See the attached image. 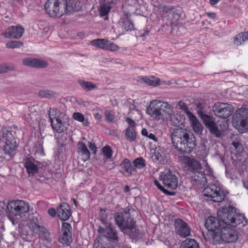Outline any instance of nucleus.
Here are the masks:
<instances>
[{
	"label": "nucleus",
	"mask_w": 248,
	"mask_h": 248,
	"mask_svg": "<svg viewBox=\"0 0 248 248\" xmlns=\"http://www.w3.org/2000/svg\"><path fill=\"white\" fill-rule=\"evenodd\" d=\"M126 122L130 126V127L134 128L136 126V124L135 122L133 120L130 118H127L126 119Z\"/></svg>",
	"instance_id": "obj_58"
},
{
	"label": "nucleus",
	"mask_w": 248,
	"mask_h": 248,
	"mask_svg": "<svg viewBox=\"0 0 248 248\" xmlns=\"http://www.w3.org/2000/svg\"><path fill=\"white\" fill-rule=\"evenodd\" d=\"M103 155L108 159H110L112 155V151L109 146H106L102 149Z\"/></svg>",
	"instance_id": "obj_46"
},
{
	"label": "nucleus",
	"mask_w": 248,
	"mask_h": 248,
	"mask_svg": "<svg viewBox=\"0 0 248 248\" xmlns=\"http://www.w3.org/2000/svg\"><path fill=\"white\" fill-rule=\"evenodd\" d=\"M107 226L106 228H104L103 227H100L98 229V232L100 233H106Z\"/></svg>",
	"instance_id": "obj_64"
},
{
	"label": "nucleus",
	"mask_w": 248,
	"mask_h": 248,
	"mask_svg": "<svg viewBox=\"0 0 248 248\" xmlns=\"http://www.w3.org/2000/svg\"><path fill=\"white\" fill-rule=\"evenodd\" d=\"M105 117L107 120L109 122H112L114 119V115L110 110H106L105 112Z\"/></svg>",
	"instance_id": "obj_52"
},
{
	"label": "nucleus",
	"mask_w": 248,
	"mask_h": 248,
	"mask_svg": "<svg viewBox=\"0 0 248 248\" xmlns=\"http://www.w3.org/2000/svg\"><path fill=\"white\" fill-rule=\"evenodd\" d=\"M158 105L161 109V111L164 113H167L169 115V118L171 121L173 120V117L175 116H172L170 114V112L172 110V107L167 102H162L161 101L157 100Z\"/></svg>",
	"instance_id": "obj_32"
},
{
	"label": "nucleus",
	"mask_w": 248,
	"mask_h": 248,
	"mask_svg": "<svg viewBox=\"0 0 248 248\" xmlns=\"http://www.w3.org/2000/svg\"><path fill=\"white\" fill-rule=\"evenodd\" d=\"M213 111L217 116L226 119L232 113L233 108L228 103L217 102L213 107Z\"/></svg>",
	"instance_id": "obj_10"
},
{
	"label": "nucleus",
	"mask_w": 248,
	"mask_h": 248,
	"mask_svg": "<svg viewBox=\"0 0 248 248\" xmlns=\"http://www.w3.org/2000/svg\"><path fill=\"white\" fill-rule=\"evenodd\" d=\"M147 113L157 120L164 119V114L161 111L156 100L151 102L149 107L147 108Z\"/></svg>",
	"instance_id": "obj_16"
},
{
	"label": "nucleus",
	"mask_w": 248,
	"mask_h": 248,
	"mask_svg": "<svg viewBox=\"0 0 248 248\" xmlns=\"http://www.w3.org/2000/svg\"><path fill=\"white\" fill-rule=\"evenodd\" d=\"M38 228L39 231L38 233L39 237L44 240H46L47 242H50L51 241V239L50 237V233L46 228L43 226H41V227Z\"/></svg>",
	"instance_id": "obj_34"
},
{
	"label": "nucleus",
	"mask_w": 248,
	"mask_h": 248,
	"mask_svg": "<svg viewBox=\"0 0 248 248\" xmlns=\"http://www.w3.org/2000/svg\"><path fill=\"white\" fill-rule=\"evenodd\" d=\"M158 9L160 12L164 13H171L172 10L173 9L172 6H167L162 4H159L158 6Z\"/></svg>",
	"instance_id": "obj_47"
},
{
	"label": "nucleus",
	"mask_w": 248,
	"mask_h": 248,
	"mask_svg": "<svg viewBox=\"0 0 248 248\" xmlns=\"http://www.w3.org/2000/svg\"><path fill=\"white\" fill-rule=\"evenodd\" d=\"M16 130V128L7 127H3L0 130V145L5 155L10 157L16 154L18 146Z\"/></svg>",
	"instance_id": "obj_2"
},
{
	"label": "nucleus",
	"mask_w": 248,
	"mask_h": 248,
	"mask_svg": "<svg viewBox=\"0 0 248 248\" xmlns=\"http://www.w3.org/2000/svg\"><path fill=\"white\" fill-rule=\"evenodd\" d=\"M165 149L161 146H158L151 152V158L153 161L159 162L162 164L167 163L169 159Z\"/></svg>",
	"instance_id": "obj_17"
},
{
	"label": "nucleus",
	"mask_w": 248,
	"mask_h": 248,
	"mask_svg": "<svg viewBox=\"0 0 248 248\" xmlns=\"http://www.w3.org/2000/svg\"><path fill=\"white\" fill-rule=\"evenodd\" d=\"M13 70L12 67L7 65L6 64L0 65V74H3Z\"/></svg>",
	"instance_id": "obj_51"
},
{
	"label": "nucleus",
	"mask_w": 248,
	"mask_h": 248,
	"mask_svg": "<svg viewBox=\"0 0 248 248\" xmlns=\"http://www.w3.org/2000/svg\"><path fill=\"white\" fill-rule=\"evenodd\" d=\"M66 136L67 135L64 133L59 134L57 136V142L60 145L62 146L64 144V142L66 140Z\"/></svg>",
	"instance_id": "obj_50"
},
{
	"label": "nucleus",
	"mask_w": 248,
	"mask_h": 248,
	"mask_svg": "<svg viewBox=\"0 0 248 248\" xmlns=\"http://www.w3.org/2000/svg\"><path fill=\"white\" fill-rule=\"evenodd\" d=\"M217 217L221 220L223 226L230 225L233 227L243 223L245 219V217L243 214L238 213L236 209L231 205L218 211Z\"/></svg>",
	"instance_id": "obj_3"
},
{
	"label": "nucleus",
	"mask_w": 248,
	"mask_h": 248,
	"mask_svg": "<svg viewBox=\"0 0 248 248\" xmlns=\"http://www.w3.org/2000/svg\"><path fill=\"white\" fill-rule=\"evenodd\" d=\"M154 184L161 191L163 192L164 194L169 196H174L175 195V192L170 191L168 189L165 188L157 180H155Z\"/></svg>",
	"instance_id": "obj_42"
},
{
	"label": "nucleus",
	"mask_w": 248,
	"mask_h": 248,
	"mask_svg": "<svg viewBox=\"0 0 248 248\" xmlns=\"http://www.w3.org/2000/svg\"><path fill=\"white\" fill-rule=\"evenodd\" d=\"M7 209L10 214L15 216H21L29 211V205L21 200L11 201L8 203Z\"/></svg>",
	"instance_id": "obj_7"
},
{
	"label": "nucleus",
	"mask_w": 248,
	"mask_h": 248,
	"mask_svg": "<svg viewBox=\"0 0 248 248\" xmlns=\"http://www.w3.org/2000/svg\"><path fill=\"white\" fill-rule=\"evenodd\" d=\"M41 226L39 225L36 223L34 224H31L29 226V228H30L31 230L33 232V233H37L39 231V227H41Z\"/></svg>",
	"instance_id": "obj_55"
},
{
	"label": "nucleus",
	"mask_w": 248,
	"mask_h": 248,
	"mask_svg": "<svg viewBox=\"0 0 248 248\" xmlns=\"http://www.w3.org/2000/svg\"><path fill=\"white\" fill-rule=\"evenodd\" d=\"M205 15L207 16L209 18L211 19H215L217 16V14L214 12H207L205 13Z\"/></svg>",
	"instance_id": "obj_60"
},
{
	"label": "nucleus",
	"mask_w": 248,
	"mask_h": 248,
	"mask_svg": "<svg viewBox=\"0 0 248 248\" xmlns=\"http://www.w3.org/2000/svg\"><path fill=\"white\" fill-rule=\"evenodd\" d=\"M203 196L207 198V200L214 202H221L225 198V194L221 188L216 185H211L205 187Z\"/></svg>",
	"instance_id": "obj_5"
},
{
	"label": "nucleus",
	"mask_w": 248,
	"mask_h": 248,
	"mask_svg": "<svg viewBox=\"0 0 248 248\" xmlns=\"http://www.w3.org/2000/svg\"><path fill=\"white\" fill-rule=\"evenodd\" d=\"M120 25L126 31H132L135 30L134 25L129 18L128 14L124 13L120 20Z\"/></svg>",
	"instance_id": "obj_29"
},
{
	"label": "nucleus",
	"mask_w": 248,
	"mask_h": 248,
	"mask_svg": "<svg viewBox=\"0 0 248 248\" xmlns=\"http://www.w3.org/2000/svg\"><path fill=\"white\" fill-rule=\"evenodd\" d=\"M233 43L237 46H240L242 44L243 42L240 35V33L236 35L233 38Z\"/></svg>",
	"instance_id": "obj_54"
},
{
	"label": "nucleus",
	"mask_w": 248,
	"mask_h": 248,
	"mask_svg": "<svg viewBox=\"0 0 248 248\" xmlns=\"http://www.w3.org/2000/svg\"><path fill=\"white\" fill-rule=\"evenodd\" d=\"M120 171L125 176L129 177L136 172V169L133 166L130 160L126 158L120 165Z\"/></svg>",
	"instance_id": "obj_24"
},
{
	"label": "nucleus",
	"mask_w": 248,
	"mask_h": 248,
	"mask_svg": "<svg viewBox=\"0 0 248 248\" xmlns=\"http://www.w3.org/2000/svg\"><path fill=\"white\" fill-rule=\"evenodd\" d=\"M56 111V109L54 108H50L49 111V117L50 118L51 125L53 129L58 133H62L67 129V124L66 122H62L58 117H52V114H51V113H54Z\"/></svg>",
	"instance_id": "obj_15"
},
{
	"label": "nucleus",
	"mask_w": 248,
	"mask_h": 248,
	"mask_svg": "<svg viewBox=\"0 0 248 248\" xmlns=\"http://www.w3.org/2000/svg\"><path fill=\"white\" fill-rule=\"evenodd\" d=\"M178 105L180 108L183 110L186 113L190 112L188 108L185 103L182 101H180L178 103Z\"/></svg>",
	"instance_id": "obj_53"
},
{
	"label": "nucleus",
	"mask_w": 248,
	"mask_h": 248,
	"mask_svg": "<svg viewBox=\"0 0 248 248\" xmlns=\"http://www.w3.org/2000/svg\"><path fill=\"white\" fill-rule=\"evenodd\" d=\"M22 63L25 66L38 68H46L48 65L46 61L33 58H24L22 60Z\"/></svg>",
	"instance_id": "obj_20"
},
{
	"label": "nucleus",
	"mask_w": 248,
	"mask_h": 248,
	"mask_svg": "<svg viewBox=\"0 0 248 248\" xmlns=\"http://www.w3.org/2000/svg\"><path fill=\"white\" fill-rule=\"evenodd\" d=\"M218 238H221L226 243H233L238 239L237 232L228 226H223L218 232ZM217 240V241H218Z\"/></svg>",
	"instance_id": "obj_11"
},
{
	"label": "nucleus",
	"mask_w": 248,
	"mask_h": 248,
	"mask_svg": "<svg viewBox=\"0 0 248 248\" xmlns=\"http://www.w3.org/2000/svg\"><path fill=\"white\" fill-rule=\"evenodd\" d=\"M199 116L202 120L203 124L207 128H209L215 122V119L214 118L204 114L203 112H199Z\"/></svg>",
	"instance_id": "obj_31"
},
{
	"label": "nucleus",
	"mask_w": 248,
	"mask_h": 248,
	"mask_svg": "<svg viewBox=\"0 0 248 248\" xmlns=\"http://www.w3.org/2000/svg\"><path fill=\"white\" fill-rule=\"evenodd\" d=\"M107 42L108 40L105 39H97L92 40L91 42V44L95 47H99L102 49H106Z\"/></svg>",
	"instance_id": "obj_37"
},
{
	"label": "nucleus",
	"mask_w": 248,
	"mask_h": 248,
	"mask_svg": "<svg viewBox=\"0 0 248 248\" xmlns=\"http://www.w3.org/2000/svg\"><path fill=\"white\" fill-rule=\"evenodd\" d=\"M181 248H200V247L195 240L188 238L182 242Z\"/></svg>",
	"instance_id": "obj_35"
},
{
	"label": "nucleus",
	"mask_w": 248,
	"mask_h": 248,
	"mask_svg": "<svg viewBox=\"0 0 248 248\" xmlns=\"http://www.w3.org/2000/svg\"><path fill=\"white\" fill-rule=\"evenodd\" d=\"M197 108L198 109L197 112L198 114L199 115V112H203L202 110L204 108V106L202 103H198L197 104Z\"/></svg>",
	"instance_id": "obj_61"
},
{
	"label": "nucleus",
	"mask_w": 248,
	"mask_h": 248,
	"mask_svg": "<svg viewBox=\"0 0 248 248\" xmlns=\"http://www.w3.org/2000/svg\"><path fill=\"white\" fill-rule=\"evenodd\" d=\"M209 132L216 138H221L224 135V131L226 129L224 122H215L209 128Z\"/></svg>",
	"instance_id": "obj_22"
},
{
	"label": "nucleus",
	"mask_w": 248,
	"mask_h": 248,
	"mask_svg": "<svg viewBox=\"0 0 248 248\" xmlns=\"http://www.w3.org/2000/svg\"><path fill=\"white\" fill-rule=\"evenodd\" d=\"M77 153L81 156L82 160L85 162L90 158V152L86 144L82 141H79L77 144Z\"/></svg>",
	"instance_id": "obj_30"
},
{
	"label": "nucleus",
	"mask_w": 248,
	"mask_h": 248,
	"mask_svg": "<svg viewBox=\"0 0 248 248\" xmlns=\"http://www.w3.org/2000/svg\"><path fill=\"white\" fill-rule=\"evenodd\" d=\"M125 136L127 140L133 141L136 139V132L133 127H128L125 131Z\"/></svg>",
	"instance_id": "obj_39"
},
{
	"label": "nucleus",
	"mask_w": 248,
	"mask_h": 248,
	"mask_svg": "<svg viewBox=\"0 0 248 248\" xmlns=\"http://www.w3.org/2000/svg\"><path fill=\"white\" fill-rule=\"evenodd\" d=\"M187 170L191 175L202 170L200 162L193 158H188L186 163Z\"/></svg>",
	"instance_id": "obj_26"
},
{
	"label": "nucleus",
	"mask_w": 248,
	"mask_h": 248,
	"mask_svg": "<svg viewBox=\"0 0 248 248\" xmlns=\"http://www.w3.org/2000/svg\"><path fill=\"white\" fill-rule=\"evenodd\" d=\"M238 114V124L243 128L245 130L248 131V108H241L239 110Z\"/></svg>",
	"instance_id": "obj_27"
},
{
	"label": "nucleus",
	"mask_w": 248,
	"mask_h": 248,
	"mask_svg": "<svg viewBox=\"0 0 248 248\" xmlns=\"http://www.w3.org/2000/svg\"><path fill=\"white\" fill-rule=\"evenodd\" d=\"M240 35L243 43L248 40V31L241 32Z\"/></svg>",
	"instance_id": "obj_57"
},
{
	"label": "nucleus",
	"mask_w": 248,
	"mask_h": 248,
	"mask_svg": "<svg viewBox=\"0 0 248 248\" xmlns=\"http://www.w3.org/2000/svg\"><path fill=\"white\" fill-rule=\"evenodd\" d=\"M88 146L91 150H92L94 153H96V147L94 143L89 142Z\"/></svg>",
	"instance_id": "obj_59"
},
{
	"label": "nucleus",
	"mask_w": 248,
	"mask_h": 248,
	"mask_svg": "<svg viewBox=\"0 0 248 248\" xmlns=\"http://www.w3.org/2000/svg\"><path fill=\"white\" fill-rule=\"evenodd\" d=\"M36 162L32 158H27L24 160V166L30 176L35 175L38 172V167L36 164Z\"/></svg>",
	"instance_id": "obj_28"
},
{
	"label": "nucleus",
	"mask_w": 248,
	"mask_h": 248,
	"mask_svg": "<svg viewBox=\"0 0 248 248\" xmlns=\"http://www.w3.org/2000/svg\"><path fill=\"white\" fill-rule=\"evenodd\" d=\"M65 3L64 0H47L45 9L50 17H59L63 15L62 4Z\"/></svg>",
	"instance_id": "obj_6"
},
{
	"label": "nucleus",
	"mask_w": 248,
	"mask_h": 248,
	"mask_svg": "<svg viewBox=\"0 0 248 248\" xmlns=\"http://www.w3.org/2000/svg\"><path fill=\"white\" fill-rule=\"evenodd\" d=\"M24 32V29L21 26H12L6 29L2 35L5 38L19 39Z\"/></svg>",
	"instance_id": "obj_18"
},
{
	"label": "nucleus",
	"mask_w": 248,
	"mask_h": 248,
	"mask_svg": "<svg viewBox=\"0 0 248 248\" xmlns=\"http://www.w3.org/2000/svg\"><path fill=\"white\" fill-rule=\"evenodd\" d=\"M59 242L66 246H69L72 242V227L70 224L62 223L61 234L59 237Z\"/></svg>",
	"instance_id": "obj_13"
},
{
	"label": "nucleus",
	"mask_w": 248,
	"mask_h": 248,
	"mask_svg": "<svg viewBox=\"0 0 248 248\" xmlns=\"http://www.w3.org/2000/svg\"><path fill=\"white\" fill-rule=\"evenodd\" d=\"M116 4V0H104L99 10L100 16L103 17L105 20L108 19V15L110 9Z\"/></svg>",
	"instance_id": "obj_25"
},
{
	"label": "nucleus",
	"mask_w": 248,
	"mask_h": 248,
	"mask_svg": "<svg viewBox=\"0 0 248 248\" xmlns=\"http://www.w3.org/2000/svg\"><path fill=\"white\" fill-rule=\"evenodd\" d=\"M57 214L60 219L67 220L72 215L70 205L65 202L60 204L57 208Z\"/></svg>",
	"instance_id": "obj_21"
},
{
	"label": "nucleus",
	"mask_w": 248,
	"mask_h": 248,
	"mask_svg": "<svg viewBox=\"0 0 248 248\" xmlns=\"http://www.w3.org/2000/svg\"><path fill=\"white\" fill-rule=\"evenodd\" d=\"M223 226L221 220L215 217H209L205 222V227L210 232V235L214 240H217L218 230Z\"/></svg>",
	"instance_id": "obj_9"
},
{
	"label": "nucleus",
	"mask_w": 248,
	"mask_h": 248,
	"mask_svg": "<svg viewBox=\"0 0 248 248\" xmlns=\"http://www.w3.org/2000/svg\"><path fill=\"white\" fill-rule=\"evenodd\" d=\"M106 49L112 51H115L119 49V47L114 43L108 40L107 45L106 46Z\"/></svg>",
	"instance_id": "obj_48"
},
{
	"label": "nucleus",
	"mask_w": 248,
	"mask_h": 248,
	"mask_svg": "<svg viewBox=\"0 0 248 248\" xmlns=\"http://www.w3.org/2000/svg\"><path fill=\"white\" fill-rule=\"evenodd\" d=\"M65 3L62 4L63 13L70 14L78 11L81 8L80 2L76 0H64Z\"/></svg>",
	"instance_id": "obj_23"
},
{
	"label": "nucleus",
	"mask_w": 248,
	"mask_h": 248,
	"mask_svg": "<svg viewBox=\"0 0 248 248\" xmlns=\"http://www.w3.org/2000/svg\"><path fill=\"white\" fill-rule=\"evenodd\" d=\"M142 81L149 85L156 86L159 85L160 83L159 78L154 77H145L142 78Z\"/></svg>",
	"instance_id": "obj_36"
},
{
	"label": "nucleus",
	"mask_w": 248,
	"mask_h": 248,
	"mask_svg": "<svg viewBox=\"0 0 248 248\" xmlns=\"http://www.w3.org/2000/svg\"><path fill=\"white\" fill-rule=\"evenodd\" d=\"M23 46V43L19 41H11L6 44V46L8 48H20Z\"/></svg>",
	"instance_id": "obj_44"
},
{
	"label": "nucleus",
	"mask_w": 248,
	"mask_h": 248,
	"mask_svg": "<svg viewBox=\"0 0 248 248\" xmlns=\"http://www.w3.org/2000/svg\"><path fill=\"white\" fill-rule=\"evenodd\" d=\"M73 117L75 120L79 122H81L85 126H88L89 125V122L88 120L85 119L83 114L80 112H75L73 114Z\"/></svg>",
	"instance_id": "obj_38"
},
{
	"label": "nucleus",
	"mask_w": 248,
	"mask_h": 248,
	"mask_svg": "<svg viewBox=\"0 0 248 248\" xmlns=\"http://www.w3.org/2000/svg\"><path fill=\"white\" fill-rule=\"evenodd\" d=\"M192 127L193 130L197 134H201L203 128L202 124L196 119L195 116H193Z\"/></svg>",
	"instance_id": "obj_40"
},
{
	"label": "nucleus",
	"mask_w": 248,
	"mask_h": 248,
	"mask_svg": "<svg viewBox=\"0 0 248 248\" xmlns=\"http://www.w3.org/2000/svg\"><path fill=\"white\" fill-rule=\"evenodd\" d=\"M175 232L181 237L190 235L191 229L189 225L181 218H176L174 221Z\"/></svg>",
	"instance_id": "obj_12"
},
{
	"label": "nucleus",
	"mask_w": 248,
	"mask_h": 248,
	"mask_svg": "<svg viewBox=\"0 0 248 248\" xmlns=\"http://www.w3.org/2000/svg\"><path fill=\"white\" fill-rule=\"evenodd\" d=\"M104 237L112 247L116 246L119 241L118 233L111 223H108L107 226L106 233L104 235Z\"/></svg>",
	"instance_id": "obj_19"
},
{
	"label": "nucleus",
	"mask_w": 248,
	"mask_h": 248,
	"mask_svg": "<svg viewBox=\"0 0 248 248\" xmlns=\"http://www.w3.org/2000/svg\"><path fill=\"white\" fill-rule=\"evenodd\" d=\"M206 172L202 170L194 173L190 176V180L193 185L195 186H204L206 185L207 180L206 175L211 176L212 174V170L210 169L206 170Z\"/></svg>",
	"instance_id": "obj_14"
},
{
	"label": "nucleus",
	"mask_w": 248,
	"mask_h": 248,
	"mask_svg": "<svg viewBox=\"0 0 248 248\" xmlns=\"http://www.w3.org/2000/svg\"><path fill=\"white\" fill-rule=\"evenodd\" d=\"M160 180L162 181L164 186L167 189L173 190L178 186V178L174 173L169 170H165L159 177Z\"/></svg>",
	"instance_id": "obj_8"
},
{
	"label": "nucleus",
	"mask_w": 248,
	"mask_h": 248,
	"mask_svg": "<svg viewBox=\"0 0 248 248\" xmlns=\"http://www.w3.org/2000/svg\"><path fill=\"white\" fill-rule=\"evenodd\" d=\"M43 142V138H38L37 140L34 143V151L35 153L40 154L44 153Z\"/></svg>",
	"instance_id": "obj_41"
},
{
	"label": "nucleus",
	"mask_w": 248,
	"mask_h": 248,
	"mask_svg": "<svg viewBox=\"0 0 248 248\" xmlns=\"http://www.w3.org/2000/svg\"><path fill=\"white\" fill-rule=\"evenodd\" d=\"M141 134L144 136L148 137L149 139L153 140L155 141H157V139L155 137V135L152 133H148L147 130L145 128H143L142 129Z\"/></svg>",
	"instance_id": "obj_49"
},
{
	"label": "nucleus",
	"mask_w": 248,
	"mask_h": 248,
	"mask_svg": "<svg viewBox=\"0 0 248 248\" xmlns=\"http://www.w3.org/2000/svg\"><path fill=\"white\" fill-rule=\"evenodd\" d=\"M133 210L130 206L123 209L121 211L115 214L114 218L116 224L120 230L124 232L126 230H132L135 229V235H139V232L135 229L136 222L130 215V211Z\"/></svg>",
	"instance_id": "obj_4"
},
{
	"label": "nucleus",
	"mask_w": 248,
	"mask_h": 248,
	"mask_svg": "<svg viewBox=\"0 0 248 248\" xmlns=\"http://www.w3.org/2000/svg\"><path fill=\"white\" fill-rule=\"evenodd\" d=\"M180 14L179 13V11L177 10H176L175 11H173L172 13V19L174 20H178L180 18L181 16Z\"/></svg>",
	"instance_id": "obj_56"
},
{
	"label": "nucleus",
	"mask_w": 248,
	"mask_h": 248,
	"mask_svg": "<svg viewBox=\"0 0 248 248\" xmlns=\"http://www.w3.org/2000/svg\"><path fill=\"white\" fill-rule=\"evenodd\" d=\"M232 144L233 146H234V147L236 149L239 148L240 147V146H241V144L238 141V140L233 141Z\"/></svg>",
	"instance_id": "obj_63"
},
{
	"label": "nucleus",
	"mask_w": 248,
	"mask_h": 248,
	"mask_svg": "<svg viewBox=\"0 0 248 248\" xmlns=\"http://www.w3.org/2000/svg\"><path fill=\"white\" fill-rule=\"evenodd\" d=\"M39 95L43 98H51L55 96V93L52 91L43 90L39 92Z\"/></svg>",
	"instance_id": "obj_43"
},
{
	"label": "nucleus",
	"mask_w": 248,
	"mask_h": 248,
	"mask_svg": "<svg viewBox=\"0 0 248 248\" xmlns=\"http://www.w3.org/2000/svg\"><path fill=\"white\" fill-rule=\"evenodd\" d=\"M174 148L183 154H189L196 145L195 137L186 128L179 127L173 130L171 135Z\"/></svg>",
	"instance_id": "obj_1"
},
{
	"label": "nucleus",
	"mask_w": 248,
	"mask_h": 248,
	"mask_svg": "<svg viewBox=\"0 0 248 248\" xmlns=\"http://www.w3.org/2000/svg\"><path fill=\"white\" fill-rule=\"evenodd\" d=\"M145 166V160L142 157H139L135 159L133 161V165L134 168L136 169H142Z\"/></svg>",
	"instance_id": "obj_45"
},
{
	"label": "nucleus",
	"mask_w": 248,
	"mask_h": 248,
	"mask_svg": "<svg viewBox=\"0 0 248 248\" xmlns=\"http://www.w3.org/2000/svg\"><path fill=\"white\" fill-rule=\"evenodd\" d=\"M48 213L52 217H54L56 216V212L55 209L54 208H50L48 210Z\"/></svg>",
	"instance_id": "obj_62"
},
{
	"label": "nucleus",
	"mask_w": 248,
	"mask_h": 248,
	"mask_svg": "<svg viewBox=\"0 0 248 248\" xmlns=\"http://www.w3.org/2000/svg\"><path fill=\"white\" fill-rule=\"evenodd\" d=\"M78 84L81 86L82 89L86 92L97 88V86L90 81H87L82 79L78 80Z\"/></svg>",
	"instance_id": "obj_33"
}]
</instances>
